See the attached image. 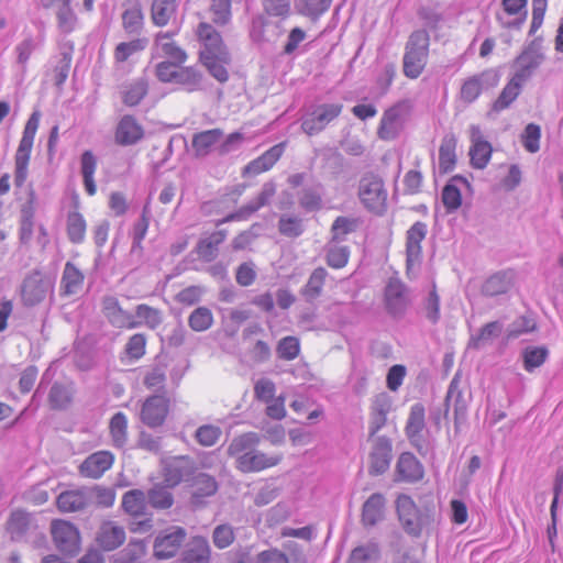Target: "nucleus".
<instances>
[{
	"mask_svg": "<svg viewBox=\"0 0 563 563\" xmlns=\"http://www.w3.org/2000/svg\"><path fill=\"white\" fill-rule=\"evenodd\" d=\"M91 495L88 488L63 492L57 497V507L63 512L79 511L92 501Z\"/></svg>",
	"mask_w": 563,
	"mask_h": 563,
	"instance_id": "26",
	"label": "nucleus"
},
{
	"mask_svg": "<svg viewBox=\"0 0 563 563\" xmlns=\"http://www.w3.org/2000/svg\"><path fill=\"white\" fill-rule=\"evenodd\" d=\"M451 406L453 407L454 410L455 424H457L461 419L465 418L467 410V402L461 389L460 373H455L449 385L444 401V416H448Z\"/></svg>",
	"mask_w": 563,
	"mask_h": 563,
	"instance_id": "21",
	"label": "nucleus"
},
{
	"mask_svg": "<svg viewBox=\"0 0 563 563\" xmlns=\"http://www.w3.org/2000/svg\"><path fill=\"white\" fill-rule=\"evenodd\" d=\"M410 111L411 103L409 100H400L386 109L377 129L378 137L384 141L395 140L399 135Z\"/></svg>",
	"mask_w": 563,
	"mask_h": 563,
	"instance_id": "7",
	"label": "nucleus"
},
{
	"mask_svg": "<svg viewBox=\"0 0 563 563\" xmlns=\"http://www.w3.org/2000/svg\"><path fill=\"white\" fill-rule=\"evenodd\" d=\"M186 530L181 527H169L161 531L154 541V555L158 560L175 556L186 539Z\"/></svg>",
	"mask_w": 563,
	"mask_h": 563,
	"instance_id": "11",
	"label": "nucleus"
},
{
	"mask_svg": "<svg viewBox=\"0 0 563 563\" xmlns=\"http://www.w3.org/2000/svg\"><path fill=\"white\" fill-rule=\"evenodd\" d=\"M428 227L424 222H415L406 233V263L411 268L419 265L422 258L421 242L426 239Z\"/></svg>",
	"mask_w": 563,
	"mask_h": 563,
	"instance_id": "16",
	"label": "nucleus"
},
{
	"mask_svg": "<svg viewBox=\"0 0 563 563\" xmlns=\"http://www.w3.org/2000/svg\"><path fill=\"white\" fill-rule=\"evenodd\" d=\"M528 0H501V5L508 15L514 16L512 20L501 22L503 26L508 29H520L525 23L528 9Z\"/></svg>",
	"mask_w": 563,
	"mask_h": 563,
	"instance_id": "39",
	"label": "nucleus"
},
{
	"mask_svg": "<svg viewBox=\"0 0 563 563\" xmlns=\"http://www.w3.org/2000/svg\"><path fill=\"white\" fill-rule=\"evenodd\" d=\"M369 459L371 474L379 475L385 473L391 461V441L386 437H378L375 440Z\"/></svg>",
	"mask_w": 563,
	"mask_h": 563,
	"instance_id": "23",
	"label": "nucleus"
},
{
	"mask_svg": "<svg viewBox=\"0 0 563 563\" xmlns=\"http://www.w3.org/2000/svg\"><path fill=\"white\" fill-rule=\"evenodd\" d=\"M114 456L110 451H98L85 459L79 466L84 477L100 478L113 464Z\"/></svg>",
	"mask_w": 563,
	"mask_h": 563,
	"instance_id": "19",
	"label": "nucleus"
},
{
	"mask_svg": "<svg viewBox=\"0 0 563 563\" xmlns=\"http://www.w3.org/2000/svg\"><path fill=\"white\" fill-rule=\"evenodd\" d=\"M503 331V324L499 321H492L481 328L478 333L471 335L467 346L479 350L499 336Z\"/></svg>",
	"mask_w": 563,
	"mask_h": 563,
	"instance_id": "45",
	"label": "nucleus"
},
{
	"mask_svg": "<svg viewBox=\"0 0 563 563\" xmlns=\"http://www.w3.org/2000/svg\"><path fill=\"white\" fill-rule=\"evenodd\" d=\"M360 220L352 217H338L331 225V242H342L346 235L357 230Z\"/></svg>",
	"mask_w": 563,
	"mask_h": 563,
	"instance_id": "51",
	"label": "nucleus"
},
{
	"mask_svg": "<svg viewBox=\"0 0 563 563\" xmlns=\"http://www.w3.org/2000/svg\"><path fill=\"white\" fill-rule=\"evenodd\" d=\"M144 25V15L139 4L128 8L122 13V26L128 34L139 35Z\"/></svg>",
	"mask_w": 563,
	"mask_h": 563,
	"instance_id": "53",
	"label": "nucleus"
},
{
	"mask_svg": "<svg viewBox=\"0 0 563 563\" xmlns=\"http://www.w3.org/2000/svg\"><path fill=\"white\" fill-rule=\"evenodd\" d=\"M202 64L207 67L210 75L220 82H225L229 79V74L225 65L230 63L229 53H220L211 56L200 57Z\"/></svg>",
	"mask_w": 563,
	"mask_h": 563,
	"instance_id": "46",
	"label": "nucleus"
},
{
	"mask_svg": "<svg viewBox=\"0 0 563 563\" xmlns=\"http://www.w3.org/2000/svg\"><path fill=\"white\" fill-rule=\"evenodd\" d=\"M515 284L512 271H500L489 276L482 285L481 291L486 297H497L507 294Z\"/></svg>",
	"mask_w": 563,
	"mask_h": 563,
	"instance_id": "25",
	"label": "nucleus"
},
{
	"mask_svg": "<svg viewBox=\"0 0 563 563\" xmlns=\"http://www.w3.org/2000/svg\"><path fill=\"white\" fill-rule=\"evenodd\" d=\"M282 19L279 21H271L263 15L255 16L252 20L250 36L254 42H275L284 33Z\"/></svg>",
	"mask_w": 563,
	"mask_h": 563,
	"instance_id": "17",
	"label": "nucleus"
},
{
	"mask_svg": "<svg viewBox=\"0 0 563 563\" xmlns=\"http://www.w3.org/2000/svg\"><path fill=\"white\" fill-rule=\"evenodd\" d=\"M112 444L115 448H123L128 441V418L123 412H117L109 423Z\"/></svg>",
	"mask_w": 563,
	"mask_h": 563,
	"instance_id": "52",
	"label": "nucleus"
},
{
	"mask_svg": "<svg viewBox=\"0 0 563 563\" xmlns=\"http://www.w3.org/2000/svg\"><path fill=\"white\" fill-rule=\"evenodd\" d=\"M396 509L399 521L405 531L413 537L421 534L422 529L428 527L432 519L428 509H418L411 497L401 494L396 500Z\"/></svg>",
	"mask_w": 563,
	"mask_h": 563,
	"instance_id": "2",
	"label": "nucleus"
},
{
	"mask_svg": "<svg viewBox=\"0 0 563 563\" xmlns=\"http://www.w3.org/2000/svg\"><path fill=\"white\" fill-rule=\"evenodd\" d=\"M169 410V400L164 395L147 397L141 408L140 419L150 428L164 423Z\"/></svg>",
	"mask_w": 563,
	"mask_h": 563,
	"instance_id": "15",
	"label": "nucleus"
},
{
	"mask_svg": "<svg viewBox=\"0 0 563 563\" xmlns=\"http://www.w3.org/2000/svg\"><path fill=\"white\" fill-rule=\"evenodd\" d=\"M500 75L496 69L488 68L463 80L459 92V100L464 106L475 102L484 90L492 89L499 84Z\"/></svg>",
	"mask_w": 563,
	"mask_h": 563,
	"instance_id": "5",
	"label": "nucleus"
},
{
	"mask_svg": "<svg viewBox=\"0 0 563 563\" xmlns=\"http://www.w3.org/2000/svg\"><path fill=\"white\" fill-rule=\"evenodd\" d=\"M42 46V41L38 37H34L32 35L25 36L22 41H20L13 48V54L15 56V65L19 68L22 76H24L27 71V64L31 56L40 49Z\"/></svg>",
	"mask_w": 563,
	"mask_h": 563,
	"instance_id": "30",
	"label": "nucleus"
},
{
	"mask_svg": "<svg viewBox=\"0 0 563 563\" xmlns=\"http://www.w3.org/2000/svg\"><path fill=\"white\" fill-rule=\"evenodd\" d=\"M155 46L164 56L170 58L174 63L183 64L187 59L185 51L179 47L169 33L159 32L155 38Z\"/></svg>",
	"mask_w": 563,
	"mask_h": 563,
	"instance_id": "41",
	"label": "nucleus"
},
{
	"mask_svg": "<svg viewBox=\"0 0 563 563\" xmlns=\"http://www.w3.org/2000/svg\"><path fill=\"white\" fill-rule=\"evenodd\" d=\"M456 139L452 134L445 135L439 148V169L440 173L446 174L453 170L456 163Z\"/></svg>",
	"mask_w": 563,
	"mask_h": 563,
	"instance_id": "42",
	"label": "nucleus"
},
{
	"mask_svg": "<svg viewBox=\"0 0 563 563\" xmlns=\"http://www.w3.org/2000/svg\"><path fill=\"white\" fill-rule=\"evenodd\" d=\"M399 476L409 483L418 482L423 477V466L417 457L409 452L402 453L397 462Z\"/></svg>",
	"mask_w": 563,
	"mask_h": 563,
	"instance_id": "35",
	"label": "nucleus"
},
{
	"mask_svg": "<svg viewBox=\"0 0 563 563\" xmlns=\"http://www.w3.org/2000/svg\"><path fill=\"white\" fill-rule=\"evenodd\" d=\"M218 484L216 479L205 473H199L194 477L191 500L194 505H201L205 497L216 494Z\"/></svg>",
	"mask_w": 563,
	"mask_h": 563,
	"instance_id": "40",
	"label": "nucleus"
},
{
	"mask_svg": "<svg viewBox=\"0 0 563 563\" xmlns=\"http://www.w3.org/2000/svg\"><path fill=\"white\" fill-rule=\"evenodd\" d=\"M260 443V435L255 432H247L235 437L228 446L230 456L239 460L242 455L252 452Z\"/></svg>",
	"mask_w": 563,
	"mask_h": 563,
	"instance_id": "44",
	"label": "nucleus"
},
{
	"mask_svg": "<svg viewBox=\"0 0 563 563\" xmlns=\"http://www.w3.org/2000/svg\"><path fill=\"white\" fill-rule=\"evenodd\" d=\"M222 137L223 131L221 129H211L196 133L191 141L195 155L198 157L207 156Z\"/></svg>",
	"mask_w": 563,
	"mask_h": 563,
	"instance_id": "32",
	"label": "nucleus"
},
{
	"mask_svg": "<svg viewBox=\"0 0 563 563\" xmlns=\"http://www.w3.org/2000/svg\"><path fill=\"white\" fill-rule=\"evenodd\" d=\"M331 1L332 0H299L297 10L305 16L316 19L329 9Z\"/></svg>",
	"mask_w": 563,
	"mask_h": 563,
	"instance_id": "63",
	"label": "nucleus"
},
{
	"mask_svg": "<svg viewBox=\"0 0 563 563\" xmlns=\"http://www.w3.org/2000/svg\"><path fill=\"white\" fill-rule=\"evenodd\" d=\"M122 507L133 517L143 516L146 510V495L140 489L129 490L122 497Z\"/></svg>",
	"mask_w": 563,
	"mask_h": 563,
	"instance_id": "48",
	"label": "nucleus"
},
{
	"mask_svg": "<svg viewBox=\"0 0 563 563\" xmlns=\"http://www.w3.org/2000/svg\"><path fill=\"white\" fill-rule=\"evenodd\" d=\"M468 134L471 141L468 151L471 165L475 169H484L492 158V144L485 140L483 131L477 124L470 125Z\"/></svg>",
	"mask_w": 563,
	"mask_h": 563,
	"instance_id": "13",
	"label": "nucleus"
},
{
	"mask_svg": "<svg viewBox=\"0 0 563 563\" xmlns=\"http://www.w3.org/2000/svg\"><path fill=\"white\" fill-rule=\"evenodd\" d=\"M430 52V35L426 30H416L405 44L402 74L408 79H417L424 71Z\"/></svg>",
	"mask_w": 563,
	"mask_h": 563,
	"instance_id": "1",
	"label": "nucleus"
},
{
	"mask_svg": "<svg viewBox=\"0 0 563 563\" xmlns=\"http://www.w3.org/2000/svg\"><path fill=\"white\" fill-rule=\"evenodd\" d=\"M174 84L188 92L197 91L202 87V75L194 67H179Z\"/></svg>",
	"mask_w": 563,
	"mask_h": 563,
	"instance_id": "49",
	"label": "nucleus"
},
{
	"mask_svg": "<svg viewBox=\"0 0 563 563\" xmlns=\"http://www.w3.org/2000/svg\"><path fill=\"white\" fill-rule=\"evenodd\" d=\"M426 428V409L421 402H416L410 407L409 416L405 427V432L410 443L422 455L427 454L422 431Z\"/></svg>",
	"mask_w": 563,
	"mask_h": 563,
	"instance_id": "14",
	"label": "nucleus"
},
{
	"mask_svg": "<svg viewBox=\"0 0 563 563\" xmlns=\"http://www.w3.org/2000/svg\"><path fill=\"white\" fill-rule=\"evenodd\" d=\"M97 540L103 550L112 551L124 542L125 532L122 527L113 522H104L100 527Z\"/></svg>",
	"mask_w": 563,
	"mask_h": 563,
	"instance_id": "37",
	"label": "nucleus"
},
{
	"mask_svg": "<svg viewBox=\"0 0 563 563\" xmlns=\"http://www.w3.org/2000/svg\"><path fill=\"white\" fill-rule=\"evenodd\" d=\"M227 231L219 230L210 234L208 238L199 241L197 245L198 255L207 261H213L218 255V246L225 240Z\"/></svg>",
	"mask_w": 563,
	"mask_h": 563,
	"instance_id": "47",
	"label": "nucleus"
},
{
	"mask_svg": "<svg viewBox=\"0 0 563 563\" xmlns=\"http://www.w3.org/2000/svg\"><path fill=\"white\" fill-rule=\"evenodd\" d=\"M323 186L320 183L305 185L298 192V203L307 212L319 211L323 206Z\"/></svg>",
	"mask_w": 563,
	"mask_h": 563,
	"instance_id": "31",
	"label": "nucleus"
},
{
	"mask_svg": "<svg viewBox=\"0 0 563 563\" xmlns=\"http://www.w3.org/2000/svg\"><path fill=\"white\" fill-rule=\"evenodd\" d=\"M178 0H153L151 18L156 26H165L175 15Z\"/></svg>",
	"mask_w": 563,
	"mask_h": 563,
	"instance_id": "43",
	"label": "nucleus"
},
{
	"mask_svg": "<svg viewBox=\"0 0 563 563\" xmlns=\"http://www.w3.org/2000/svg\"><path fill=\"white\" fill-rule=\"evenodd\" d=\"M455 181H461L463 184H467V180L462 176H454L451 181L444 186L442 190V202L448 211L456 210L462 202V196L459 188L453 184Z\"/></svg>",
	"mask_w": 563,
	"mask_h": 563,
	"instance_id": "58",
	"label": "nucleus"
},
{
	"mask_svg": "<svg viewBox=\"0 0 563 563\" xmlns=\"http://www.w3.org/2000/svg\"><path fill=\"white\" fill-rule=\"evenodd\" d=\"M147 499L152 507L167 509L172 507L174 498L167 487L155 485L147 493Z\"/></svg>",
	"mask_w": 563,
	"mask_h": 563,
	"instance_id": "62",
	"label": "nucleus"
},
{
	"mask_svg": "<svg viewBox=\"0 0 563 563\" xmlns=\"http://www.w3.org/2000/svg\"><path fill=\"white\" fill-rule=\"evenodd\" d=\"M545 56L541 42L533 40L529 43L520 55L515 59L516 70L512 75L516 80L527 82L544 62Z\"/></svg>",
	"mask_w": 563,
	"mask_h": 563,
	"instance_id": "8",
	"label": "nucleus"
},
{
	"mask_svg": "<svg viewBox=\"0 0 563 563\" xmlns=\"http://www.w3.org/2000/svg\"><path fill=\"white\" fill-rule=\"evenodd\" d=\"M327 276L328 272L323 267H318L311 273L302 290L307 300L312 301L320 297Z\"/></svg>",
	"mask_w": 563,
	"mask_h": 563,
	"instance_id": "54",
	"label": "nucleus"
},
{
	"mask_svg": "<svg viewBox=\"0 0 563 563\" xmlns=\"http://www.w3.org/2000/svg\"><path fill=\"white\" fill-rule=\"evenodd\" d=\"M86 221L81 213L74 211L67 217V235L70 242L78 244L86 236Z\"/></svg>",
	"mask_w": 563,
	"mask_h": 563,
	"instance_id": "59",
	"label": "nucleus"
},
{
	"mask_svg": "<svg viewBox=\"0 0 563 563\" xmlns=\"http://www.w3.org/2000/svg\"><path fill=\"white\" fill-rule=\"evenodd\" d=\"M191 472V462L186 456L172 457L164 463V481L168 487L178 485Z\"/></svg>",
	"mask_w": 563,
	"mask_h": 563,
	"instance_id": "27",
	"label": "nucleus"
},
{
	"mask_svg": "<svg viewBox=\"0 0 563 563\" xmlns=\"http://www.w3.org/2000/svg\"><path fill=\"white\" fill-rule=\"evenodd\" d=\"M523 85V82L511 77L507 85L503 88L498 98L493 102L488 115H492L493 113H499L508 109L520 95Z\"/></svg>",
	"mask_w": 563,
	"mask_h": 563,
	"instance_id": "36",
	"label": "nucleus"
},
{
	"mask_svg": "<svg viewBox=\"0 0 563 563\" xmlns=\"http://www.w3.org/2000/svg\"><path fill=\"white\" fill-rule=\"evenodd\" d=\"M84 274L77 268V266L71 262H67L62 275L60 294L63 296L79 294L84 285Z\"/></svg>",
	"mask_w": 563,
	"mask_h": 563,
	"instance_id": "34",
	"label": "nucleus"
},
{
	"mask_svg": "<svg viewBox=\"0 0 563 563\" xmlns=\"http://www.w3.org/2000/svg\"><path fill=\"white\" fill-rule=\"evenodd\" d=\"M189 327L196 332H203L213 324V314L207 307L196 308L188 318Z\"/></svg>",
	"mask_w": 563,
	"mask_h": 563,
	"instance_id": "60",
	"label": "nucleus"
},
{
	"mask_svg": "<svg viewBox=\"0 0 563 563\" xmlns=\"http://www.w3.org/2000/svg\"><path fill=\"white\" fill-rule=\"evenodd\" d=\"M54 284L51 278L45 277L41 272L34 271L25 276L20 287L22 303L26 307H34L42 303L52 296Z\"/></svg>",
	"mask_w": 563,
	"mask_h": 563,
	"instance_id": "6",
	"label": "nucleus"
},
{
	"mask_svg": "<svg viewBox=\"0 0 563 563\" xmlns=\"http://www.w3.org/2000/svg\"><path fill=\"white\" fill-rule=\"evenodd\" d=\"M40 123V113L34 112L29 118L20 141L19 147L15 153V177L14 183L16 187L23 186L27 176V165L30 154L32 151L34 137Z\"/></svg>",
	"mask_w": 563,
	"mask_h": 563,
	"instance_id": "3",
	"label": "nucleus"
},
{
	"mask_svg": "<svg viewBox=\"0 0 563 563\" xmlns=\"http://www.w3.org/2000/svg\"><path fill=\"white\" fill-rule=\"evenodd\" d=\"M147 93V84L139 79L126 85L122 90V101L129 107L137 106Z\"/></svg>",
	"mask_w": 563,
	"mask_h": 563,
	"instance_id": "57",
	"label": "nucleus"
},
{
	"mask_svg": "<svg viewBox=\"0 0 563 563\" xmlns=\"http://www.w3.org/2000/svg\"><path fill=\"white\" fill-rule=\"evenodd\" d=\"M196 33L202 46L200 51V57L228 53L225 46L223 45L221 35L211 24L201 22L198 25Z\"/></svg>",
	"mask_w": 563,
	"mask_h": 563,
	"instance_id": "22",
	"label": "nucleus"
},
{
	"mask_svg": "<svg viewBox=\"0 0 563 563\" xmlns=\"http://www.w3.org/2000/svg\"><path fill=\"white\" fill-rule=\"evenodd\" d=\"M75 386L71 382H55L48 393V402L52 409L64 410L67 409L74 398Z\"/></svg>",
	"mask_w": 563,
	"mask_h": 563,
	"instance_id": "33",
	"label": "nucleus"
},
{
	"mask_svg": "<svg viewBox=\"0 0 563 563\" xmlns=\"http://www.w3.org/2000/svg\"><path fill=\"white\" fill-rule=\"evenodd\" d=\"M144 131L141 124L132 115H124L120 120L115 139L121 145H132L137 143L143 137Z\"/></svg>",
	"mask_w": 563,
	"mask_h": 563,
	"instance_id": "28",
	"label": "nucleus"
},
{
	"mask_svg": "<svg viewBox=\"0 0 563 563\" xmlns=\"http://www.w3.org/2000/svg\"><path fill=\"white\" fill-rule=\"evenodd\" d=\"M358 198L371 212L383 214L386 210L387 191L380 177L367 174L358 185Z\"/></svg>",
	"mask_w": 563,
	"mask_h": 563,
	"instance_id": "4",
	"label": "nucleus"
},
{
	"mask_svg": "<svg viewBox=\"0 0 563 563\" xmlns=\"http://www.w3.org/2000/svg\"><path fill=\"white\" fill-rule=\"evenodd\" d=\"M29 525V514L22 510H15L8 520V531L11 533L12 539H19L25 533Z\"/></svg>",
	"mask_w": 563,
	"mask_h": 563,
	"instance_id": "64",
	"label": "nucleus"
},
{
	"mask_svg": "<svg viewBox=\"0 0 563 563\" xmlns=\"http://www.w3.org/2000/svg\"><path fill=\"white\" fill-rule=\"evenodd\" d=\"M384 302L386 310L393 317H401L407 310L410 299L409 290L398 278H390L385 287Z\"/></svg>",
	"mask_w": 563,
	"mask_h": 563,
	"instance_id": "12",
	"label": "nucleus"
},
{
	"mask_svg": "<svg viewBox=\"0 0 563 563\" xmlns=\"http://www.w3.org/2000/svg\"><path fill=\"white\" fill-rule=\"evenodd\" d=\"M385 497L375 493L372 494L362 508V523L365 527H373L384 519L385 515Z\"/></svg>",
	"mask_w": 563,
	"mask_h": 563,
	"instance_id": "29",
	"label": "nucleus"
},
{
	"mask_svg": "<svg viewBox=\"0 0 563 563\" xmlns=\"http://www.w3.org/2000/svg\"><path fill=\"white\" fill-rule=\"evenodd\" d=\"M97 161L90 151H86L81 155V174L84 178V185L87 194L93 196L97 191V187L93 180V174L96 172Z\"/></svg>",
	"mask_w": 563,
	"mask_h": 563,
	"instance_id": "55",
	"label": "nucleus"
},
{
	"mask_svg": "<svg viewBox=\"0 0 563 563\" xmlns=\"http://www.w3.org/2000/svg\"><path fill=\"white\" fill-rule=\"evenodd\" d=\"M148 44V40L145 37H139L130 42L119 43L113 52V58L115 63H124L133 55L144 51Z\"/></svg>",
	"mask_w": 563,
	"mask_h": 563,
	"instance_id": "50",
	"label": "nucleus"
},
{
	"mask_svg": "<svg viewBox=\"0 0 563 563\" xmlns=\"http://www.w3.org/2000/svg\"><path fill=\"white\" fill-rule=\"evenodd\" d=\"M279 461V456H268L255 448L252 452L236 460V467L243 473L261 472L277 465Z\"/></svg>",
	"mask_w": 563,
	"mask_h": 563,
	"instance_id": "24",
	"label": "nucleus"
},
{
	"mask_svg": "<svg viewBox=\"0 0 563 563\" xmlns=\"http://www.w3.org/2000/svg\"><path fill=\"white\" fill-rule=\"evenodd\" d=\"M210 545L207 539L195 537L187 545L181 556V563H209Z\"/></svg>",
	"mask_w": 563,
	"mask_h": 563,
	"instance_id": "38",
	"label": "nucleus"
},
{
	"mask_svg": "<svg viewBox=\"0 0 563 563\" xmlns=\"http://www.w3.org/2000/svg\"><path fill=\"white\" fill-rule=\"evenodd\" d=\"M368 431L374 437L387 422V415L391 409V397L380 393L373 397L371 402Z\"/></svg>",
	"mask_w": 563,
	"mask_h": 563,
	"instance_id": "20",
	"label": "nucleus"
},
{
	"mask_svg": "<svg viewBox=\"0 0 563 563\" xmlns=\"http://www.w3.org/2000/svg\"><path fill=\"white\" fill-rule=\"evenodd\" d=\"M331 242L327 247L325 262L335 269L343 268L350 257V249L345 245L332 244Z\"/></svg>",
	"mask_w": 563,
	"mask_h": 563,
	"instance_id": "61",
	"label": "nucleus"
},
{
	"mask_svg": "<svg viewBox=\"0 0 563 563\" xmlns=\"http://www.w3.org/2000/svg\"><path fill=\"white\" fill-rule=\"evenodd\" d=\"M341 103H322L313 107L302 119L301 129L308 135L321 132L331 121L340 115Z\"/></svg>",
	"mask_w": 563,
	"mask_h": 563,
	"instance_id": "9",
	"label": "nucleus"
},
{
	"mask_svg": "<svg viewBox=\"0 0 563 563\" xmlns=\"http://www.w3.org/2000/svg\"><path fill=\"white\" fill-rule=\"evenodd\" d=\"M51 532L56 548L67 554L76 555L80 548V537L77 528L65 520H54L51 525Z\"/></svg>",
	"mask_w": 563,
	"mask_h": 563,
	"instance_id": "10",
	"label": "nucleus"
},
{
	"mask_svg": "<svg viewBox=\"0 0 563 563\" xmlns=\"http://www.w3.org/2000/svg\"><path fill=\"white\" fill-rule=\"evenodd\" d=\"M102 309L108 321L115 328L134 329L140 325L134 314L124 310L115 297H106L102 301Z\"/></svg>",
	"mask_w": 563,
	"mask_h": 563,
	"instance_id": "18",
	"label": "nucleus"
},
{
	"mask_svg": "<svg viewBox=\"0 0 563 563\" xmlns=\"http://www.w3.org/2000/svg\"><path fill=\"white\" fill-rule=\"evenodd\" d=\"M278 231L286 238L296 239L305 232L303 220L298 216L282 214L278 220Z\"/></svg>",
	"mask_w": 563,
	"mask_h": 563,
	"instance_id": "56",
	"label": "nucleus"
}]
</instances>
